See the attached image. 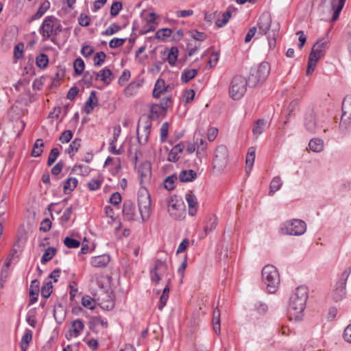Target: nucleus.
Wrapping results in <instances>:
<instances>
[{
	"label": "nucleus",
	"instance_id": "obj_1",
	"mask_svg": "<svg viewBox=\"0 0 351 351\" xmlns=\"http://www.w3.org/2000/svg\"><path fill=\"white\" fill-rule=\"evenodd\" d=\"M258 34L265 35L270 49H274L276 45V37L279 34L280 24L273 22L271 14L269 12H263L257 22Z\"/></svg>",
	"mask_w": 351,
	"mask_h": 351
},
{
	"label": "nucleus",
	"instance_id": "obj_2",
	"mask_svg": "<svg viewBox=\"0 0 351 351\" xmlns=\"http://www.w3.org/2000/svg\"><path fill=\"white\" fill-rule=\"evenodd\" d=\"M308 298V289L302 285L297 287L290 298L289 313L295 320H301Z\"/></svg>",
	"mask_w": 351,
	"mask_h": 351
},
{
	"label": "nucleus",
	"instance_id": "obj_3",
	"mask_svg": "<svg viewBox=\"0 0 351 351\" xmlns=\"http://www.w3.org/2000/svg\"><path fill=\"white\" fill-rule=\"evenodd\" d=\"M262 279L267 286V291L275 293L280 284V276L277 269L271 265L265 266L262 270Z\"/></svg>",
	"mask_w": 351,
	"mask_h": 351
},
{
	"label": "nucleus",
	"instance_id": "obj_4",
	"mask_svg": "<svg viewBox=\"0 0 351 351\" xmlns=\"http://www.w3.org/2000/svg\"><path fill=\"white\" fill-rule=\"evenodd\" d=\"M269 72L270 66L267 62H263L258 66L252 68L247 80L249 86L255 87L264 82Z\"/></svg>",
	"mask_w": 351,
	"mask_h": 351
},
{
	"label": "nucleus",
	"instance_id": "obj_5",
	"mask_svg": "<svg viewBox=\"0 0 351 351\" xmlns=\"http://www.w3.org/2000/svg\"><path fill=\"white\" fill-rule=\"evenodd\" d=\"M248 81L242 75H236L231 80L229 94L234 100H239L243 97L246 90Z\"/></svg>",
	"mask_w": 351,
	"mask_h": 351
},
{
	"label": "nucleus",
	"instance_id": "obj_6",
	"mask_svg": "<svg viewBox=\"0 0 351 351\" xmlns=\"http://www.w3.org/2000/svg\"><path fill=\"white\" fill-rule=\"evenodd\" d=\"M306 230L305 222L300 219H292L285 221L280 227V233L293 236L303 234Z\"/></svg>",
	"mask_w": 351,
	"mask_h": 351
},
{
	"label": "nucleus",
	"instance_id": "obj_7",
	"mask_svg": "<svg viewBox=\"0 0 351 351\" xmlns=\"http://www.w3.org/2000/svg\"><path fill=\"white\" fill-rule=\"evenodd\" d=\"M342 115L341 117L339 128L345 132L351 128V95H347L342 102Z\"/></svg>",
	"mask_w": 351,
	"mask_h": 351
},
{
	"label": "nucleus",
	"instance_id": "obj_8",
	"mask_svg": "<svg viewBox=\"0 0 351 351\" xmlns=\"http://www.w3.org/2000/svg\"><path fill=\"white\" fill-rule=\"evenodd\" d=\"M351 272V267L345 269L339 276V280L335 284L333 291V300L335 302L341 301L346 295V284Z\"/></svg>",
	"mask_w": 351,
	"mask_h": 351
},
{
	"label": "nucleus",
	"instance_id": "obj_9",
	"mask_svg": "<svg viewBox=\"0 0 351 351\" xmlns=\"http://www.w3.org/2000/svg\"><path fill=\"white\" fill-rule=\"evenodd\" d=\"M328 44L329 40L327 38L317 40L311 49L308 58H312L314 61L317 62L319 59L325 56L328 48Z\"/></svg>",
	"mask_w": 351,
	"mask_h": 351
},
{
	"label": "nucleus",
	"instance_id": "obj_10",
	"mask_svg": "<svg viewBox=\"0 0 351 351\" xmlns=\"http://www.w3.org/2000/svg\"><path fill=\"white\" fill-rule=\"evenodd\" d=\"M56 23H57L56 16L51 15L45 17L38 30L43 37V40L45 41L53 36Z\"/></svg>",
	"mask_w": 351,
	"mask_h": 351
},
{
	"label": "nucleus",
	"instance_id": "obj_11",
	"mask_svg": "<svg viewBox=\"0 0 351 351\" xmlns=\"http://www.w3.org/2000/svg\"><path fill=\"white\" fill-rule=\"evenodd\" d=\"M152 123L150 120L141 118L137 125V139L140 145H145L148 141Z\"/></svg>",
	"mask_w": 351,
	"mask_h": 351
},
{
	"label": "nucleus",
	"instance_id": "obj_12",
	"mask_svg": "<svg viewBox=\"0 0 351 351\" xmlns=\"http://www.w3.org/2000/svg\"><path fill=\"white\" fill-rule=\"evenodd\" d=\"M228 149L224 145L217 147L213 159L214 168L223 169L228 164Z\"/></svg>",
	"mask_w": 351,
	"mask_h": 351
},
{
	"label": "nucleus",
	"instance_id": "obj_13",
	"mask_svg": "<svg viewBox=\"0 0 351 351\" xmlns=\"http://www.w3.org/2000/svg\"><path fill=\"white\" fill-rule=\"evenodd\" d=\"M168 271V267L165 262L161 260L155 261L154 267L150 271V278L153 282L158 283Z\"/></svg>",
	"mask_w": 351,
	"mask_h": 351
},
{
	"label": "nucleus",
	"instance_id": "obj_14",
	"mask_svg": "<svg viewBox=\"0 0 351 351\" xmlns=\"http://www.w3.org/2000/svg\"><path fill=\"white\" fill-rule=\"evenodd\" d=\"M138 211L143 221H146L150 217L151 200L148 194L139 195L138 197Z\"/></svg>",
	"mask_w": 351,
	"mask_h": 351
},
{
	"label": "nucleus",
	"instance_id": "obj_15",
	"mask_svg": "<svg viewBox=\"0 0 351 351\" xmlns=\"http://www.w3.org/2000/svg\"><path fill=\"white\" fill-rule=\"evenodd\" d=\"M151 164L148 161L141 163L138 168V173L140 177V184L142 187H145V184L150 180L152 176Z\"/></svg>",
	"mask_w": 351,
	"mask_h": 351
},
{
	"label": "nucleus",
	"instance_id": "obj_16",
	"mask_svg": "<svg viewBox=\"0 0 351 351\" xmlns=\"http://www.w3.org/2000/svg\"><path fill=\"white\" fill-rule=\"evenodd\" d=\"M184 208V202L181 199H178L177 196L171 197L168 202V212L174 218L180 216Z\"/></svg>",
	"mask_w": 351,
	"mask_h": 351
},
{
	"label": "nucleus",
	"instance_id": "obj_17",
	"mask_svg": "<svg viewBox=\"0 0 351 351\" xmlns=\"http://www.w3.org/2000/svg\"><path fill=\"white\" fill-rule=\"evenodd\" d=\"M122 213L124 218L128 221H136L138 216L136 212V206L131 201H125L123 205Z\"/></svg>",
	"mask_w": 351,
	"mask_h": 351
},
{
	"label": "nucleus",
	"instance_id": "obj_18",
	"mask_svg": "<svg viewBox=\"0 0 351 351\" xmlns=\"http://www.w3.org/2000/svg\"><path fill=\"white\" fill-rule=\"evenodd\" d=\"M84 328V325L80 319H75L71 323V328L69 330V335H66V338L69 339L71 337H77L80 335L81 331Z\"/></svg>",
	"mask_w": 351,
	"mask_h": 351
},
{
	"label": "nucleus",
	"instance_id": "obj_19",
	"mask_svg": "<svg viewBox=\"0 0 351 351\" xmlns=\"http://www.w3.org/2000/svg\"><path fill=\"white\" fill-rule=\"evenodd\" d=\"M169 88V86L165 85V82L163 79L159 78L153 90V97L154 98H159L163 93H167Z\"/></svg>",
	"mask_w": 351,
	"mask_h": 351
},
{
	"label": "nucleus",
	"instance_id": "obj_20",
	"mask_svg": "<svg viewBox=\"0 0 351 351\" xmlns=\"http://www.w3.org/2000/svg\"><path fill=\"white\" fill-rule=\"evenodd\" d=\"M121 134V127L117 125L113 128V138L110 142L109 152L115 155L121 154L120 149H116V142Z\"/></svg>",
	"mask_w": 351,
	"mask_h": 351
},
{
	"label": "nucleus",
	"instance_id": "obj_21",
	"mask_svg": "<svg viewBox=\"0 0 351 351\" xmlns=\"http://www.w3.org/2000/svg\"><path fill=\"white\" fill-rule=\"evenodd\" d=\"M346 0H332L331 7L334 12L330 21L334 22L339 19V14L345 5Z\"/></svg>",
	"mask_w": 351,
	"mask_h": 351
},
{
	"label": "nucleus",
	"instance_id": "obj_22",
	"mask_svg": "<svg viewBox=\"0 0 351 351\" xmlns=\"http://www.w3.org/2000/svg\"><path fill=\"white\" fill-rule=\"evenodd\" d=\"M186 200L189 206V214L191 216L195 215L198 206L196 196L191 193H187Z\"/></svg>",
	"mask_w": 351,
	"mask_h": 351
},
{
	"label": "nucleus",
	"instance_id": "obj_23",
	"mask_svg": "<svg viewBox=\"0 0 351 351\" xmlns=\"http://www.w3.org/2000/svg\"><path fill=\"white\" fill-rule=\"evenodd\" d=\"M98 99L96 96V92L95 90H92L90 93V95L86 101L84 106V111L86 114H90L95 107L97 106Z\"/></svg>",
	"mask_w": 351,
	"mask_h": 351
},
{
	"label": "nucleus",
	"instance_id": "obj_24",
	"mask_svg": "<svg viewBox=\"0 0 351 351\" xmlns=\"http://www.w3.org/2000/svg\"><path fill=\"white\" fill-rule=\"evenodd\" d=\"M110 262V256L106 254L93 257L90 264L94 267H104Z\"/></svg>",
	"mask_w": 351,
	"mask_h": 351
},
{
	"label": "nucleus",
	"instance_id": "obj_25",
	"mask_svg": "<svg viewBox=\"0 0 351 351\" xmlns=\"http://www.w3.org/2000/svg\"><path fill=\"white\" fill-rule=\"evenodd\" d=\"M40 282L38 280H34L31 282L29 289V304H34L38 300Z\"/></svg>",
	"mask_w": 351,
	"mask_h": 351
},
{
	"label": "nucleus",
	"instance_id": "obj_26",
	"mask_svg": "<svg viewBox=\"0 0 351 351\" xmlns=\"http://www.w3.org/2000/svg\"><path fill=\"white\" fill-rule=\"evenodd\" d=\"M99 78L106 84H109L113 79L112 71L107 67H105L96 75V80Z\"/></svg>",
	"mask_w": 351,
	"mask_h": 351
},
{
	"label": "nucleus",
	"instance_id": "obj_27",
	"mask_svg": "<svg viewBox=\"0 0 351 351\" xmlns=\"http://www.w3.org/2000/svg\"><path fill=\"white\" fill-rule=\"evenodd\" d=\"M197 173L192 170H182L179 174V179L182 182H192L197 178Z\"/></svg>",
	"mask_w": 351,
	"mask_h": 351
},
{
	"label": "nucleus",
	"instance_id": "obj_28",
	"mask_svg": "<svg viewBox=\"0 0 351 351\" xmlns=\"http://www.w3.org/2000/svg\"><path fill=\"white\" fill-rule=\"evenodd\" d=\"M165 111L161 108V107L158 104H152L150 106L149 114L148 117H143V120H146V119H157L162 113H164Z\"/></svg>",
	"mask_w": 351,
	"mask_h": 351
},
{
	"label": "nucleus",
	"instance_id": "obj_29",
	"mask_svg": "<svg viewBox=\"0 0 351 351\" xmlns=\"http://www.w3.org/2000/svg\"><path fill=\"white\" fill-rule=\"evenodd\" d=\"M267 123L264 119H260L255 121L253 128V135L256 138L261 135L266 129Z\"/></svg>",
	"mask_w": 351,
	"mask_h": 351
},
{
	"label": "nucleus",
	"instance_id": "obj_30",
	"mask_svg": "<svg viewBox=\"0 0 351 351\" xmlns=\"http://www.w3.org/2000/svg\"><path fill=\"white\" fill-rule=\"evenodd\" d=\"M255 160V149L253 147H251L248 149V152L246 156V167L245 170L247 173H248L252 169Z\"/></svg>",
	"mask_w": 351,
	"mask_h": 351
},
{
	"label": "nucleus",
	"instance_id": "obj_31",
	"mask_svg": "<svg viewBox=\"0 0 351 351\" xmlns=\"http://www.w3.org/2000/svg\"><path fill=\"white\" fill-rule=\"evenodd\" d=\"M49 1H44L38 8V11L32 16L29 22L41 18L45 14V13L49 9Z\"/></svg>",
	"mask_w": 351,
	"mask_h": 351
},
{
	"label": "nucleus",
	"instance_id": "obj_32",
	"mask_svg": "<svg viewBox=\"0 0 351 351\" xmlns=\"http://www.w3.org/2000/svg\"><path fill=\"white\" fill-rule=\"evenodd\" d=\"M98 300L100 301V306L104 309L110 310L114 308V304L112 297L107 294H104V298H98Z\"/></svg>",
	"mask_w": 351,
	"mask_h": 351
},
{
	"label": "nucleus",
	"instance_id": "obj_33",
	"mask_svg": "<svg viewBox=\"0 0 351 351\" xmlns=\"http://www.w3.org/2000/svg\"><path fill=\"white\" fill-rule=\"evenodd\" d=\"M198 73V69H184L181 74V81L184 83L193 80Z\"/></svg>",
	"mask_w": 351,
	"mask_h": 351
},
{
	"label": "nucleus",
	"instance_id": "obj_34",
	"mask_svg": "<svg viewBox=\"0 0 351 351\" xmlns=\"http://www.w3.org/2000/svg\"><path fill=\"white\" fill-rule=\"evenodd\" d=\"M232 16V8H228L227 10L223 13L222 18L218 19L215 21V25L218 27H222L226 25L229 21L230 19Z\"/></svg>",
	"mask_w": 351,
	"mask_h": 351
},
{
	"label": "nucleus",
	"instance_id": "obj_35",
	"mask_svg": "<svg viewBox=\"0 0 351 351\" xmlns=\"http://www.w3.org/2000/svg\"><path fill=\"white\" fill-rule=\"evenodd\" d=\"M77 183L78 181L75 178H69L64 183V193L67 194L73 191L76 188Z\"/></svg>",
	"mask_w": 351,
	"mask_h": 351
},
{
	"label": "nucleus",
	"instance_id": "obj_36",
	"mask_svg": "<svg viewBox=\"0 0 351 351\" xmlns=\"http://www.w3.org/2000/svg\"><path fill=\"white\" fill-rule=\"evenodd\" d=\"M178 49L176 47H172L167 52V56L165 58V60L168 61L171 66H174L178 59Z\"/></svg>",
	"mask_w": 351,
	"mask_h": 351
},
{
	"label": "nucleus",
	"instance_id": "obj_37",
	"mask_svg": "<svg viewBox=\"0 0 351 351\" xmlns=\"http://www.w3.org/2000/svg\"><path fill=\"white\" fill-rule=\"evenodd\" d=\"M32 339V332L30 330H27L22 337L21 341V348L22 351H27L29 343Z\"/></svg>",
	"mask_w": 351,
	"mask_h": 351
},
{
	"label": "nucleus",
	"instance_id": "obj_38",
	"mask_svg": "<svg viewBox=\"0 0 351 351\" xmlns=\"http://www.w3.org/2000/svg\"><path fill=\"white\" fill-rule=\"evenodd\" d=\"M308 147L313 152H320L323 150L324 143L319 138H313L310 141Z\"/></svg>",
	"mask_w": 351,
	"mask_h": 351
},
{
	"label": "nucleus",
	"instance_id": "obj_39",
	"mask_svg": "<svg viewBox=\"0 0 351 351\" xmlns=\"http://www.w3.org/2000/svg\"><path fill=\"white\" fill-rule=\"evenodd\" d=\"M305 127L310 132H315L316 129V122L315 116L311 113L305 118Z\"/></svg>",
	"mask_w": 351,
	"mask_h": 351
},
{
	"label": "nucleus",
	"instance_id": "obj_40",
	"mask_svg": "<svg viewBox=\"0 0 351 351\" xmlns=\"http://www.w3.org/2000/svg\"><path fill=\"white\" fill-rule=\"evenodd\" d=\"M44 147V143L43 139L38 138L37 139L34 145L32 151V156L33 157H38L43 153V147Z\"/></svg>",
	"mask_w": 351,
	"mask_h": 351
},
{
	"label": "nucleus",
	"instance_id": "obj_41",
	"mask_svg": "<svg viewBox=\"0 0 351 351\" xmlns=\"http://www.w3.org/2000/svg\"><path fill=\"white\" fill-rule=\"evenodd\" d=\"M282 184L281 179L279 176L274 177L270 183L269 195H273L275 192L280 189Z\"/></svg>",
	"mask_w": 351,
	"mask_h": 351
},
{
	"label": "nucleus",
	"instance_id": "obj_42",
	"mask_svg": "<svg viewBox=\"0 0 351 351\" xmlns=\"http://www.w3.org/2000/svg\"><path fill=\"white\" fill-rule=\"evenodd\" d=\"M56 252H57L56 249L53 247H47L45 250L44 254H43V256L41 258V263L43 264H45L47 262L51 260L52 258L56 255Z\"/></svg>",
	"mask_w": 351,
	"mask_h": 351
},
{
	"label": "nucleus",
	"instance_id": "obj_43",
	"mask_svg": "<svg viewBox=\"0 0 351 351\" xmlns=\"http://www.w3.org/2000/svg\"><path fill=\"white\" fill-rule=\"evenodd\" d=\"M217 218L215 215L211 216L204 227V232L208 234L216 228Z\"/></svg>",
	"mask_w": 351,
	"mask_h": 351
},
{
	"label": "nucleus",
	"instance_id": "obj_44",
	"mask_svg": "<svg viewBox=\"0 0 351 351\" xmlns=\"http://www.w3.org/2000/svg\"><path fill=\"white\" fill-rule=\"evenodd\" d=\"M49 63L48 56L45 53H40L36 58V66L40 69L45 68Z\"/></svg>",
	"mask_w": 351,
	"mask_h": 351
},
{
	"label": "nucleus",
	"instance_id": "obj_45",
	"mask_svg": "<svg viewBox=\"0 0 351 351\" xmlns=\"http://www.w3.org/2000/svg\"><path fill=\"white\" fill-rule=\"evenodd\" d=\"M103 182V178L101 176L93 178L88 183V187L90 191H96L99 189Z\"/></svg>",
	"mask_w": 351,
	"mask_h": 351
},
{
	"label": "nucleus",
	"instance_id": "obj_46",
	"mask_svg": "<svg viewBox=\"0 0 351 351\" xmlns=\"http://www.w3.org/2000/svg\"><path fill=\"white\" fill-rule=\"evenodd\" d=\"M177 176L175 175L167 177L164 180V187L168 191H171L175 188V182L177 180Z\"/></svg>",
	"mask_w": 351,
	"mask_h": 351
},
{
	"label": "nucleus",
	"instance_id": "obj_47",
	"mask_svg": "<svg viewBox=\"0 0 351 351\" xmlns=\"http://www.w3.org/2000/svg\"><path fill=\"white\" fill-rule=\"evenodd\" d=\"M169 288L167 284V286L163 289L162 294L160 298V304L158 306L159 310H162L163 307L166 305L167 300L169 298Z\"/></svg>",
	"mask_w": 351,
	"mask_h": 351
},
{
	"label": "nucleus",
	"instance_id": "obj_48",
	"mask_svg": "<svg viewBox=\"0 0 351 351\" xmlns=\"http://www.w3.org/2000/svg\"><path fill=\"white\" fill-rule=\"evenodd\" d=\"M172 31L169 28H162L159 29L156 33V38L158 40H165L166 38L170 37Z\"/></svg>",
	"mask_w": 351,
	"mask_h": 351
},
{
	"label": "nucleus",
	"instance_id": "obj_49",
	"mask_svg": "<svg viewBox=\"0 0 351 351\" xmlns=\"http://www.w3.org/2000/svg\"><path fill=\"white\" fill-rule=\"evenodd\" d=\"M97 73L93 71H86L83 77V80L85 84L90 85L93 80H96V75Z\"/></svg>",
	"mask_w": 351,
	"mask_h": 351
},
{
	"label": "nucleus",
	"instance_id": "obj_50",
	"mask_svg": "<svg viewBox=\"0 0 351 351\" xmlns=\"http://www.w3.org/2000/svg\"><path fill=\"white\" fill-rule=\"evenodd\" d=\"M74 70L77 75H81L84 70V62L81 58L75 59L73 64Z\"/></svg>",
	"mask_w": 351,
	"mask_h": 351
},
{
	"label": "nucleus",
	"instance_id": "obj_51",
	"mask_svg": "<svg viewBox=\"0 0 351 351\" xmlns=\"http://www.w3.org/2000/svg\"><path fill=\"white\" fill-rule=\"evenodd\" d=\"M82 304L89 309H93L95 306V301L89 295H85L82 299Z\"/></svg>",
	"mask_w": 351,
	"mask_h": 351
},
{
	"label": "nucleus",
	"instance_id": "obj_52",
	"mask_svg": "<svg viewBox=\"0 0 351 351\" xmlns=\"http://www.w3.org/2000/svg\"><path fill=\"white\" fill-rule=\"evenodd\" d=\"M90 328L94 327L97 325L101 324L104 327L106 328L108 326V323L106 321H104L101 317L95 316L91 317L90 321L89 322Z\"/></svg>",
	"mask_w": 351,
	"mask_h": 351
},
{
	"label": "nucleus",
	"instance_id": "obj_53",
	"mask_svg": "<svg viewBox=\"0 0 351 351\" xmlns=\"http://www.w3.org/2000/svg\"><path fill=\"white\" fill-rule=\"evenodd\" d=\"M63 242L68 248H77L80 245L79 241L69 237H66Z\"/></svg>",
	"mask_w": 351,
	"mask_h": 351
},
{
	"label": "nucleus",
	"instance_id": "obj_54",
	"mask_svg": "<svg viewBox=\"0 0 351 351\" xmlns=\"http://www.w3.org/2000/svg\"><path fill=\"white\" fill-rule=\"evenodd\" d=\"M106 57V55L104 52H103V51L97 52L93 58L95 66H101L104 62Z\"/></svg>",
	"mask_w": 351,
	"mask_h": 351
},
{
	"label": "nucleus",
	"instance_id": "obj_55",
	"mask_svg": "<svg viewBox=\"0 0 351 351\" xmlns=\"http://www.w3.org/2000/svg\"><path fill=\"white\" fill-rule=\"evenodd\" d=\"M52 283L48 282L41 289V295L45 298H48L52 293Z\"/></svg>",
	"mask_w": 351,
	"mask_h": 351
},
{
	"label": "nucleus",
	"instance_id": "obj_56",
	"mask_svg": "<svg viewBox=\"0 0 351 351\" xmlns=\"http://www.w3.org/2000/svg\"><path fill=\"white\" fill-rule=\"evenodd\" d=\"M59 151L58 148H53L49 155L47 160V165L51 166L53 163L56 160L57 158L59 156Z\"/></svg>",
	"mask_w": 351,
	"mask_h": 351
},
{
	"label": "nucleus",
	"instance_id": "obj_57",
	"mask_svg": "<svg viewBox=\"0 0 351 351\" xmlns=\"http://www.w3.org/2000/svg\"><path fill=\"white\" fill-rule=\"evenodd\" d=\"M81 140L80 138H75L69 146L66 152L71 154L72 152H77L80 147Z\"/></svg>",
	"mask_w": 351,
	"mask_h": 351
},
{
	"label": "nucleus",
	"instance_id": "obj_58",
	"mask_svg": "<svg viewBox=\"0 0 351 351\" xmlns=\"http://www.w3.org/2000/svg\"><path fill=\"white\" fill-rule=\"evenodd\" d=\"M120 29L121 27L117 23H112L104 32H102V34L106 36L112 35Z\"/></svg>",
	"mask_w": 351,
	"mask_h": 351
},
{
	"label": "nucleus",
	"instance_id": "obj_59",
	"mask_svg": "<svg viewBox=\"0 0 351 351\" xmlns=\"http://www.w3.org/2000/svg\"><path fill=\"white\" fill-rule=\"evenodd\" d=\"M168 130L169 123L167 122L163 123L160 130V141L162 142L166 141L168 135Z\"/></svg>",
	"mask_w": 351,
	"mask_h": 351
},
{
	"label": "nucleus",
	"instance_id": "obj_60",
	"mask_svg": "<svg viewBox=\"0 0 351 351\" xmlns=\"http://www.w3.org/2000/svg\"><path fill=\"white\" fill-rule=\"evenodd\" d=\"M126 38H117L112 39L109 43V46L112 49L117 48L122 46L125 42Z\"/></svg>",
	"mask_w": 351,
	"mask_h": 351
},
{
	"label": "nucleus",
	"instance_id": "obj_61",
	"mask_svg": "<svg viewBox=\"0 0 351 351\" xmlns=\"http://www.w3.org/2000/svg\"><path fill=\"white\" fill-rule=\"evenodd\" d=\"M73 137V133L71 130L63 132L59 137V140L62 143H69Z\"/></svg>",
	"mask_w": 351,
	"mask_h": 351
},
{
	"label": "nucleus",
	"instance_id": "obj_62",
	"mask_svg": "<svg viewBox=\"0 0 351 351\" xmlns=\"http://www.w3.org/2000/svg\"><path fill=\"white\" fill-rule=\"evenodd\" d=\"M130 77V72L129 70H124L119 78L118 82L121 86H123L129 80Z\"/></svg>",
	"mask_w": 351,
	"mask_h": 351
},
{
	"label": "nucleus",
	"instance_id": "obj_63",
	"mask_svg": "<svg viewBox=\"0 0 351 351\" xmlns=\"http://www.w3.org/2000/svg\"><path fill=\"white\" fill-rule=\"evenodd\" d=\"M122 8V4L119 1H115L110 8V14L112 16H117Z\"/></svg>",
	"mask_w": 351,
	"mask_h": 351
},
{
	"label": "nucleus",
	"instance_id": "obj_64",
	"mask_svg": "<svg viewBox=\"0 0 351 351\" xmlns=\"http://www.w3.org/2000/svg\"><path fill=\"white\" fill-rule=\"evenodd\" d=\"M51 228V221L49 219H43L40 226V230L43 232H48Z\"/></svg>",
	"mask_w": 351,
	"mask_h": 351
}]
</instances>
